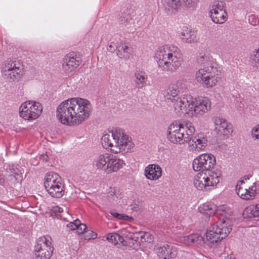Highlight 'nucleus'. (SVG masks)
<instances>
[{"label": "nucleus", "mask_w": 259, "mask_h": 259, "mask_svg": "<svg viewBox=\"0 0 259 259\" xmlns=\"http://www.w3.org/2000/svg\"><path fill=\"white\" fill-rule=\"evenodd\" d=\"M110 213L114 218L118 220H133V219L125 214H122L115 212L114 210H110Z\"/></svg>", "instance_id": "e433bc0d"}, {"label": "nucleus", "mask_w": 259, "mask_h": 259, "mask_svg": "<svg viewBox=\"0 0 259 259\" xmlns=\"http://www.w3.org/2000/svg\"><path fill=\"white\" fill-rule=\"evenodd\" d=\"M250 60L256 68H259V49H255L251 53Z\"/></svg>", "instance_id": "72a5a7b5"}, {"label": "nucleus", "mask_w": 259, "mask_h": 259, "mask_svg": "<svg viewBox=\"0 0 259 259\" xmlns=\"http://www.w3.org/2000/svg\"><path fill=\"white\" fill-rule=\"evenodd\" d=\"M91 112L90 102L82 98H74L62 102L57 109V117L65 125H79L87 119Z\"/></svg>", "instance_id": "f257e3e1"}, {"label": "nucleus", "mask_w": 259, "mask_h": 259, "mask_svg": "<svg viewBox=\"0 0 259 259\" xmlns=\"http://www.w3.org/2000/svg\"><path fill=\"white\" fill-rule=\"evenodd\" d=\"M177 254L175 248L171 244H166L157 249L158 256L162 259L174 258Z\"/></svg>", "instance_id": "2eb2a0df"}, {"label": "nucleus", "mask_w": 259, "mask_h": 259, "mask_svg": "<svg viewBox=\"0 0 259 259\" xmlns=\"http://www.w3.org/2000/svg\"><path fill=\"white\" fill-rule=\"evenodd\" d=\"M215 163V157L211 154H202L194 159L192 164L194 170L205 171L198 174L195 177L193 184L196 189L207 191L219 183L221 171L210 170Z\"/></svg>", "instance_id": "f03ea898"}, {"label": "nucleus", "mask_w": 259, "mask_h": 259, "mask_svg": "<svg viewBox=\"0 0 259 259\" xmlns=\"http://www.w3.org/2000/svg\"><path fill=\"white\" fill-rule=\"evenodd\" d=\"M180 36L182 41L185 43H194L197 40L196 33L187 27L182 30Z\"/></svg>", "instance_id": "412c9836"}, {"label": "nucleus", "mask_w": 259, "mask_h": 259, "mask_svg": "<svg viewBox=\"0 0 259 259\" xmlns=\"http://www.w3.org/2000/svg\"><path fill=\"white\" fill-rule=\"evenodd\" d=\"M51 238L43 236L36 241L34 247V259H49L53 252V247L51 242Z\"/></svg>", "instance_id": "0eeeda50"}, {"label": "nucleus", "mask_w": 259, "mask_h": 259, "mask_svg": "<svg viewBox=\"0 0 259 259\" xmlns=\"http://www.w3.org/2000/svg\"><path fill=\"white\" fill-rule=\"evenodd\" d=\"M199 211L202 214L208 215L209 217L212 216L215 213H219L220 208H217V206L211 203H205L201 205L198 207Z\"/></svg>", "instance_id": "6ab92c4d"}, {"label": "nucleus", "mask_w": 259, "mask_h": 259, "mask_svg": "<svg viewBox=\"0 0 259 259\" xmlns=\"http://www.w3.org/2000/svg\"><path fill=\"white\" fill-rule=\"evenodd\" d=\"M63 208L58 206L54 207V211L55 212H63Z\"/></svg>", "instance_id": "603ef678"}, {"label": "nucleus", "mask_w": 259, "mask_h": 259, "mask_svg": "<svg viewBox=\"0 0 259 259\" xmlns=\"http://www.w3.org/2000/svg\"><path fill=\"white\" fill-rule=\"evenodd\" d=\"M80 64V59L74 53L66 55L62 60V68L66 73H70L74 71Z\"/></svg>", "instance_id": "ddd939ff"}, {"label": "nucleus", "mask_w": 259, "mask_h": 259, "mask_svg": "<svg viewBox=\"0 0 259 259\" xmlns=\"http://www.w3.org/2000/svg\"><path fill=\"white\" fill-rule=\"evenodd\" d=\"M87 229V226L84 224H81L80 223V224L78 225L77 226V228L76 230H77V232L78 234H83L85 232L84 231Z\"/></svg>", "instance_id": "c03bdc74"}, {"label": "nucleus", "mask_w": 259, "mask_h": 259, "mask_svg": "<svg viewBox=\"0 0 259 259\" xmlns=\"http://www.w3.org/2000/svg\"><path fill=\"white\" fill-rule=\"evenodd\" d=\"M248 190H249V193H250V194H252V195H251V198L252 197H254L255 196L254 194L256 191V183H253V185L251 187H249Z\"/></svg>", "instance_id": "a18cd8bd"}, {"label": "nucleus", "mask_w": 259, "mask_h": 259, "mask_svg": "<svg viewBox=\"0 0 259 259\" xmlns=\"http://www.w3.org/2000/svg\"><path fill=\"white\" fill-rule=\"evenodd\" d=\"M130 12V10L125 9L123 12L119 14L118 20L120 27H126L127 28L132 27L134 22L131 16Z\"/></svg>", "instance_id": "a211bd4d"}, {"label": "nucleus", "mask_w": 259, "mask_h": 259, "mask_svg": "<svg viewBox=\"0 0 259 259\" xmlns=\"http://www.w3.org/2000/svg\"><path fill=\"white\" fill-rule=\"evenodd\" d=\"M185 128L183 124L172 123L167 128V138L173 144L181 145L187 143L189 138L185 136Z\"/></svg>", "instance_id": "1a4fd4ad"}, {"label": "nucleus", "mask_w": 259, "mask_h": 259, "mask_svg": "<svg viewBox=\"0 0 259 259\" xmlns=\"http://www.w3.org/2000/svg\"><path fill=\"white\" fill-rule=\"evenodd\" d=\"M23 65L19 60L6 61L2 71L7 79L14 80L22 75Z\"/></svg>", "instance_id": "9d476101"}, {"label": "nucleus", "mask_w": 259, "mask_h": 259, "mask_svg": "<svg viewBox=\"0 0 259 259\" xmlns=\"http://www.w3.org/2000/svg\"><path fill=\"white\" fill-rule=\"evenodd\" d=\"M133 209H134L135 210H138V209H139V206H138V205H137V206H134Z\"/></svg>", "instance_id": "13d9d810"}, {"label": "nucleus", "mask_w": 259, "mask_h": 259, "mask_svg": "<svg viewBox=\"0 0 259 259\" xmlns=\"http://www.w3.org/2000/svg\"><path fill=\"white\" fill-rule=\"evenodd\" d=\"M118 242L121 243L123 246L127 245L126 242L123 239V237L117 233V244Z\"/></svg>", "instance_id": "09e8293b"}, {"label": "nucleus", "mask_w": 259, "mask_h": 259, "mask_svg": "<svg viewBox=\"0 0 259 259\" xmlns=\"http://www.w3.org/2000/svg\"><path fill=\"white\" fill-rule=\"evenodd\" d=\"M42 111L41 104L33 101L25 102L19 108L20 116L25 120L36 119L40 115Z\"/></svg>", "instance_id": "6e6552de"}, {"label": "nucleus", "mask_w": 259, "mask_h": 259, "mask_svg": "<svg viewBox=\"0 0 259 259\" xmlns=\"http://www.w3.org/2000/svg\"><path fill=\"white\" fill-rule=\"evenodd\" d=\"M5 179L4 177L2 175H0V185L2 186H4L5 185Z\"/></svg>", "instance_id": "864d4df0"}, {"label": "nucleus", "mask_w": 259, "mask_h": 259, "mask_svg": "<svg viewBox=\"0 0 259 259\" xmlns=\"http://www.w3.org/2000/svg\"><path fill=\"white\" fill-rule=\"evenodd\" d=\"M244 183V180H240L237 184V185H239L240 186L241 185Z\"/></svg>", "instance_id": "6e6d98bb"}, {"label": "nucleus", "mask_w": 259, "mask_h": 259, "mask_svg": "<svg viewBox=\"0 0 259 259\" xmlns=\"http://www.w3.org/2000/svg\"><path fill=\"white\" fill-rule=\"evenodd\" d=\"M116 46L113 42L111 43L108 47H107V50L110 52H114L116 49Z\"/></svg>", "instance_id": "8fccbe9b"}, {"label": "nucleus", "mask_w": 259, "mask_h": 259, "mask_svg": "<svg viewBox=\"0 0 259 259\" xmlns=\"http://www.w3.org/2000/svg\"><path fill=\"white\" fill-rule=\"evenodd\" d=\"M54 198H61L64 194V187L53 188L46 190Z\"/></svg>", "instance_id": "7c9ffc66"}, {"label": "nucleus", "mask_w": 259, "mask_h": 259, "mask_svg": "<svg viewBox=\"0 0 259 259\" xmlns=\"http://www.w3.org/2000/svg\"><path fill=\"white\" fill-rule=\"evenodd\" d=\"M158 66L163 72H174L183 62L182 55L179 48L165 46L158 49L155 54Z\"/></svg>", "instance_id": "7ed1b4c3"}, {"label": "nucleus", "mask_w": 259, "mask_h": 259, "mask_svg": "<svg viewBox=\"0 0 259 259\" xmlns=\"http://www.w3.org/2000/svg\"><path fill=\"white\" fill-rule=\"evenodd\" d=\"M215 130L218 131V134L228 137L233 130L231 125L224 119L217 118L214 121Z\"/></svg>", "instance_id": "4468645a"}, {"label": "nucleus", "mask_w": 259, "mask_h": 259, "mask_svg": "<svg viewBox=\"0 0 259 259\" xmlns=\"http://www.w3.org/2000/svg\"><path fill=\"white\" fill-rule=\"evenodd\" d=\"M197 62L203 68L196 73L197 81L200 83H204L207 87L215 85L220 73L217 65L211 61L209 56L202 53L198 57Z\"/></svg>", "instance_id": "39448f33"}, {"label": "nucleus", "mask_w": 259, "mask_h": 259, "mask_svg": "<svg viewBox=\"0 0 259 259\" xmlns=\"http://www.w3.org/2000/svg\"><path fill=\"white\" fill-rule=\"evenodd\" d=\"M185 130L186 128H188V130L186 131V133L185 134L186 137H189V141L187 143L189 144H191V140H192L193 138L194 137L193 136V134H194L195 132V128L193 126H190L189 127H188L187 126L185 127Z\"/></svg>", "instance_id": "58836bf2"}, {"label": "nucleus", "mask_w": 259, "mask_h": 259, "mask_svg": "<svg viewBox=\"0 0 259 259\" xmlns=\"http://www.w3.org/2000/svg\"><path fill=\"white\" fill-rule=\"evenodd\" d=\"M251 177V175H248L244 176L243 177V180H249Z\"/></svg>", "instance_id": "5fc2aeb1"}, {"label": "nucleus", "mask_w": 259, "mask_h": 259, "mask_svg": "<svg viewBox=\"0 0 259 259\" xmlns=\"http://www.w3.org/2000/svg\"><path fill=\"white\" fill-rule=\"evenodd\" d=\"M252 134L256 139H259V124L253 130Z\"/></svg>", "instance_id": "de8ad7c7"}, {"label": "nucleus", "mask_w": 259, "mask_h": 259, "mask_svg": "<svg viewBox=\"0 0 259 259\" xmlns=\"http://www.w3.org/2000/svg\"><path fill=\"white\" fill-rule=\"evenodd\" d=\"M101 144L105 149H110L115 153L131 152L134 145L128 137L119 128L103 135Z\"/></svg>", "instance_id": "20e7f679"}, {"label": "nucleus", "mask_w": 259, "mask_h": 259, "mask_svg": "<svg viewBox=\"0 0 259 259\" xmlns=\"http://www.w3.org/2000/svg\"><path fill=\"white\" fill-rule=\"evenodd\" d=\"M62 181L61 177H60L57 173L54 172H49L47 173L45 178L44 186H51L58 183Z\"/></svg>", "instance_id": "a878e982"}, {"label": "nucleus", "mask_w": 259, "mask_h": 259, "mask_svg": "<svg viewBox=\"0 0 259 259\" xmlns=\"http://www.w3.org/2000/svg\"><path fill=\"white\" fill-rule=\"evenodd\" d=\"M135 77L134 81L136 88L142 89L146 84L147 75L144 72L136 71L135 73Z\"/></svg>", "instance_id": "393cba45"}, {"label": "nucleus", "mask_w": 259, "mask_h": 259, "mask_svg": "<svg viewBox=\"0 0 259 259\" xmlns=\"http://www.w3.org/2000/svg\"><path fill=\"white\" fill-rule=\"evenodd\" d=\"M117 56L120 58L127 60L130 58L131 49L125 43L120 42L118 46H116Z\"/></svg>", "instance_id": "5701e85b"}, {"label": "nucleus", "mask_w": 259, "mask_h": 259, "mask_svg": "<svg viewBox=\"0 0 259 259\" xmlns=\"http://www.w3.org/2000/svg\"><path fill=\"white\" fill-rule=\"evenodd\" d=\"M189 144L192 149H194L198 151L203 150L207 144V137L203 133L198 134L193 138L191 144Z\"/></svg>", "instance_id": "dca6fc26"}, {"label": "nucleus", "mask_w": 259, "mask_h": 259, "mask_svg": "<svg viewBox=\"0 0 259 259\" xmlns=\"http://www.w3.org/2000/svg\"><path fill=\"white\" fill-rule=\"evenodd\" d=\"M210 103L206 98H203L196 101L194 98L193 102L189 107V112L193 116L202 115L209 110Z\"/></svg>", "instance_id": "f8f14e48"}, {"label": "nucleus", "mask_w": 259, "mask_h": 259, "mask_svg": "<svg viewBox=\"0 0 259 259\" xmlns=\"http://www.w3.org/2000/svg\"><path fill=\"white\" fill-rule=\"evenodd\" d=\"M185 238L187 243L194 244L197 246H202L204 243L203 237L198 234H191Z\"/></svg>", "instance_id": "bb28decb"}, {"label": "nucleus", "mask_w": 259, "mask_h": 259, "mask_svg": "<svg viewBox=\"0 0 259 259\" xmlns=\"http://www.w3.org/2000/svg\"><path fill=\"white\" fill-rule=\"evenodd\" d=\"M251 211L254 217L259 216V204H257L254 207Z\"/></svg>", "instance_id": "49530a36"}, {"label": "nucleus", "mask_w": 259, "mask_h": 259, "mask_svg": "<svg viewBox=\"0 0 259 259\" xmlns=\"http://www.w3.org/2000/svg\"><path fill=\"white\" fill-rule=\"evenodd\" d=\"M80 224V221L77 219L74 220L73 222H70L68 223L66 227L69 230H76L77 226Z\"/></svg>", "instance_id": "79ce46f5"}, {"label": "nucleus", "mask_w": 259, "mask_h": 259, "mask_svg": "<svg viewBox=\"0 0 259 259\" xmlns=\"http://www.w3.org/2000/svg\"><path fill=\"white\" fill-rule=\"evenodd\" d=\"M52 185V187H51V186H48V185L44 186H45L46 190H49V189H53V188H58L59 187H64V185L63 184L62 180L58 183V182L56 183L55 184H53Z\"/></svg>", "instance_id": "37998d69"}, {"label": "nucleus", "mask_w": 259, "mask_h": 259, "mask_svg": "<svg viewBox=\"0 0 259 259\" xmlns=\"http://www.w3.org/2000/svg\"><path fill=\"white\" fill-rule=\"evenodd\" d=\"M107 240L113 243L114 245L117 244V233H109L107 235Z\"/></svg>", "instance_id": "ea45409f"}, {"label": "nucleus", "mask_w": 259, "mask_h": 259, "mask_svg": "<svg viewBox=\"0 0 259 259\" xmlns=\"http://www.w3.org/2000/svg\"><path fill=\"white\" fill-rule=\"evenodd\" d=\"M176 86L171 84L169 88L163 93L165 98L167 100L171 101L172 99L179 97V91L176 90Z\"/></svg>", "instance_id": "cd10ccee"}, {"label": "nucleus", "mask_w": 259, "mask_h": 259, "mask_svg": "<svg viewBox=\"0 0 259 259\" xmlns=\"http://www.w3.org/2000/svg\"><path fill=\"white\" fill-rule=\"evenodd\" d=\"M184 4L185 7L194 10L197 7L198 0H181Z\"/></svg>", "instance_id": "c9c22d12"}, {"label": "nucleus", "mask_w": 259, "mask_h": 259, "mask_svg": "<svg viewBox=\"0 0 259 259\" xmlns=\"http://www.w3.org/2000/svg\"><path fill=\"white\" fill-rule=\"evenodd\" d=\"M236 191L237 195L242 199L244 200H249L251 199V195L249 193V190L243 189L238 184L236 185Z\"/></svg>", "instance_id": "c85d7f7f"}, {"label": "nucleus", "mask_w": 259, "mask_h": 259, "mask_svg": "<svg viewBox=\"0 0 259 259\" xmlns=\"http://www.w3.org/2000/svg\"><path fill=\"white\" fill-rule=\"evenodd\" d=\"M173 85L176 86V90L179 91V92H184V90L186 88V81L184 79H181L178 80L176 83L172 84Z\"/></svg>", "instance_id": "4c0bfd02"}, {"label": "nucleus", "mask_w": 259, "mask_h": 259, "mask_svg": "<svg viewBox=\"0 0 259 259\" xmlns=\"http://www.w3.org/2000/svg\"><path fill=\"white\" fill-rule=\"evenodd\" d=\"M119 191L114 188H110L107 197L109 201H116L119 196Z\"/></svg>", "instance_id": "2f4dec72"}, {"label": "nucleus", "mask_w": 259, "mask_h": 259, "mask_svg": "<svg viewBox=\"0 0 259 259\" xmlns=\"http://www.w3.org/2000/svg\"><path fill=\"white\" fill-rule=\"evenodd\" d=\"M165 8L169 11L177 10L181 5L180 0H165Z\"/></svg>", "instance_id": "c756f323"}, {"label": "nucleus", "mask_w": 259, "mask_h": 259, "mask_svg": "<svg viewBox=\"0 0 259 259\" xmlns=\"http://www.w3.org/2000/svg\"><path fill=\"white\" fill-rule=\"evenodd\" d=\"M219 225H213L206 233L207 240L212 243H217L225 238L232 230V221L228 218L221 220Z\"/></svg>", "instance_id": "423d86ee"}, {"label": "nucleus", "mask_w": 259, "mask_h": 259, "mask_svg": "<svg viewBox=\"0 0 259 259\" xmlns=\"http://www.w3.org/2000/svg\"><path fill=\"white\" fill-rule=\"evenodd\" d=\"M226 11H210V16L212 21L215 23L222 24L227 19Z\"/></svg>", "instance_id": "b1692460"}, {"label": "nucleus", "mask_w": 259, "mask_h": 259, "mask_svg": "<svg viewBox=\"0 0 259 259\" xmlns=\"http://www.w3.org/2000/svg\"><path fill=\"white\" fill-rule=\"evenodd\" d=\"M111 155L105 153L100 154L97 156L95 159V165L98 169H100L105 171L107 168V164L109 160H110Z\"/></svg>", "instance_id": "4be33fe9"}, {"label": "nucleus", "mask_w": 259, "mask_h": 259, "mask_svg": "<svg viewBox=\"0 0 259 259\" xmlns=\"http://www.w3.org/2000/svg\"><path fill=\"white\" fill-rule=\"evenodd\" d=\"M107 164L105 172L109 174L112 172H116L118 170L122 167L123 162L122 160L118 158H116L115 157L111 155L110 160H109Z\"/></svg>", "instance_id": "aec40b11"}, {"label": "nucleus", "mask_w": 259, "mask_h": 259, "mask_svg": "<svg viewBox=\"0 0 259 259\" xmlns=\"http://www.w3.org/2000/svg\"><path fill=\"white\" fill-rule=\"evenodd\" d=\"M145 175L149 180L158 179L161 176V168L156 164H150L145 169Z\"/></svg>", "instance_id": "f3484780"}, {"label": "nucleus", "mask_w": 259, "mask_h": 259, "mask_svg": "<svg viewBox=\"0 0 259 259\" xmlns=\"http://www.w3.org/2000/svg\"><path fill=\"white\" fill-rule=\"evenodd\" d=\"M139 233L140 234H143V235H142L140 237L141 240H143V239H144L145 240H146L145 239V237H147V241H148L149 240H148V238L149 237H151V235L148 233H146V232H145V233H142V232H140Z\"/></svg>", "instance_id": "3c124183"}, {"label": "nucleus", "mask_w": 259, "mask_h": 259, "mask_svg": "<svg viewBox=\"0 0 259 259\" xmlns=\"http://www.w3.org/2000/svg\"><path fill=\"white\" fill-rule=\"evenodd\" d=\"M42 157H43L44 160H46V161H48L49 157L48 155H46L45 156H42Z\"/></svg>", "instance_id": "4d7b16f0"}, {"label": "nucleus", "mask_w": 259, "mask_h": 259, "mask_svg": "<svg viewBox=\"0 0 259 259\" xmlns=\"http://www.w3.org/2000/svg\"><path fill=\"white\" fill-rule=\"evenodd\" d=\"M194 98L191 95H185L183 97H176L170 101V106L177 113H180L184 109L186 112H189L190 106Z\"/></svg>", "instance_id": "9b49d317"}, {"label": "nucleus", "mask_w": 259, "mask_h": 259, "mask_svg": "<svg viewBox=\"0 0 259 259\" xmlns=\"http://www.w3.org/2000/svg\"><path fill=\"white\" fill-rule=\"evenodd\" d=\"M97 234L92 231H88L84 232L83 238L84 240H90L95 239Z\"/></svg>", "instance_id": "a19ab883"}, {"label": "nucleus", "mask_w": 259, "mask_h": 259, "mask_svg": "<svg viewBox=\"0 0 259 259\" xmlns=\"http://www.w3.org/2000/svg\"><path fill=\"white\" fill-rule=\"evenodd\" d=\"M9 171L8 172L10 173V176L15 178V180L19 182L22 179L21 174H20V170L15 167L14 166H10Z\"/></svg>", "instance_id": "473e14b6"}, {"label": "nucleus", "mask_w": 259, "mask_h": 259, "mask_svg": "<svg viewBox=\"0 0 259 259\" xmlns=\"http://www.w3.org/2000/svg\"><path fill=\"white\" fill-rule=\"evenodd\" d=\"M225 3L223 1H214L212 6V9L210 11H225L224 8Z\"/></svg>", "instance_id": "f704fd0d"}]
</instances>
